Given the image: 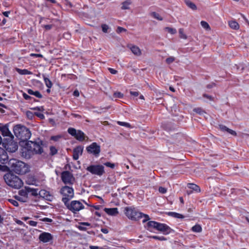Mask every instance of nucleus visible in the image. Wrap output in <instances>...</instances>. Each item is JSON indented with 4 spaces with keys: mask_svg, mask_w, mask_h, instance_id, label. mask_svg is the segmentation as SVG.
<instances>
[{
    "mask_svg": "<svg viewBox=\"0 0 249 249\" xmlns=\"http://www.w3.org/2000/svg\"><path fill=\"white\" fill-rule=\"evenodd\" d=\"M10 171L19 175H24L29 172L28 165L24 162L16 159H10L8 162Z\"/></svg>",
    "mask_w": 249,
    "mask_h": 249,
    "instance_id": "obj_1",
    "label": "nucleus"
},
{
    "mask_svg": "<svg viewBox=\"0 0 249 249\" xmlns=\"http://www.w3.org/2000/svg\"><path fill=\"white\" fill-rule=\"evenodd\" d=\"M25 145L27 152L29 153L28 155L26 153V158H30V154H41L43 152V142L39 139L36 141H28Z\"/></svg>",
    "mask_w": 249,
    "mask_h": 249,
    "instance_id": "obj_2",
    "label": "nucleus"
},
{
    "mask_svg": "<svg viewBox=\"0 0 249 249\" xmlns=\"http://www.w3.org/2000/svg\"><path fill=\"white\" fill-rule=\"evenodd\" d=\"M145 228L149 231H152L151 229H154L160 231L164 235H167L170 233L174 232V230L164 223L158 222L155 221H148Z\"/></svg>",
    "mask_w": 249,
    "mask_h": 249,
    "instance_id": "obj_3",
    "label": "nucleus"
},
{
    "mask_svg": "<svg viewBox=\"0 0 249 249\" xmlns=\"http://www.w3.org/2000/svg\"><path fill=\"white\" fill-rule=\"evenodd\" d=\"M13 132L15 136L22 142L28 141L31 136L30 130L20 124H18L14 126Z\"/></svg>",
    "mask_w": 249,
    "mask_h": 249,
    "instance_id": "obj_4",
    "label": "nucleus"
},
{
    "mask_svg": "<svg viewBox=\"0 0 249 249\" xmlns=\"http://www.w3.org/2000/svg\"><path fill=\"white\" fill-rule=\"evenodd\" d=\"M3 178L8 186L15 189H19L23 184L22 180L18 177L11 172L6 173Z\"/></svg>",
    "mask_w": 249,
    "mask_h": 249,
    "instance_id": "obj_5",
    "label": "nucleus"
},
{
    "mask_svg": "<svg viewBox=\"0 0 249 249\" xmlns=\"http://www.w3.org/2000/svg\"><path fill=\"white\" fill-rule=\"evenodd\" d=\"M2 145L5 150L9 153L15 152L18 147V142L14 140V136L4 138Z\"/></svg>",
    "mask_w": 249,
    "mask_h": 249,
    "instance_id": "obj_6",
    "label": "nucleus"
},
{
    "mask_svg": "<svg viewBox=\"0 0 249 249\" xmlns=\"http://www.w3.org/2000/svg\"><path fill=\"white\" fill-rule=\"evenodd\" d=\"M60 193L63 196L62 198V201L64 204H66L67 202H69L74 197L73 189L67 185L61 188Z\"/></svg>",
    "mask_w": 249,
    "mask_h": 249,
    "instance_id": "obj_7",
    "label": "nucleus"
},
{
    "mask_svg": "<svg viewBox=\"0 0 249 249\" xmlns=\"http://www.w3.org/2000/svg\"><path fill=\"white\" fill-rule=\"evenodd\" d=\"M124 213L129 219L134 221L139 220L140 217L142 214V212L132 206L125 207Z\"/></svg>",
    "mask_w": 249,
    "mask_h": 249,
    "instance_id": "obj_8",
    "label": "nucleus"
},
{
    "mask_svg": "<svg viewBox=\"0 0 249 249\" xmlns=\"http://www.w3.org/2000/svg\"><path fill=\"white\" fill-rule=\"evenodd\" d=\"M86 170L91 174L102 176L105 173L104 166L101 164L91 165L87 167Z\"/></svg>",
    "mask_w": 249,
    "mask_h": 249,
    "instance_id": "obj_9",
    "label": "nucleus"
},
{
    "mask_svg": "<svg viewBox=\"0 0 249 249\" xmlns=\"http://www.w3.org/2000/svg\"><path fill=\"white\" fill-rule=\"evenodd\" d=\"M68 132L80 142H83L85 140L86 138H88L83 131L80 130H76L72 127L69 128L68 129Z\"/></svg>",
    "mask_w": 249,
    "mask_h": 249,
    "instance_id": "obj_10",
    "label": "nucleus"
},
{
    "mask_svg": "<svg viewBox=\"0 0 249 249\" xmlns=\"http://www.w3.org/2000/svg\"><path fill=\"white\" fill-rule=\"evenodd\" d=\"M65 205L67 209L74 213L84 208V205L78 200H73L70 203L68 202Z\"/></svg>",
    "mask_w": 249,
    "mask_h": 249,
    "instance_id": "obj_11",
    "label": "nucleus"
},
{
    "mask_svg": "<svg viewBox=\"0 0 249 249\" xmlns=\"http://www.w3.org/2000/svg\"><path fill=\"white\" fill-rule=\"evenodd\" d=\"M86 150L88 153L98 157L101 152V147L96 142H94L86 147Z\"/></svg>",
    "mask_w": 249,
    "mask_h": 249,
    "instance_id": "obj_12",
    "label": "nucleus"
},
{
    "mask_svg": "<svg viewBox=\"0 0 249 249\" xmlns=\"http://www.w3.org/2000/svg\"><path fill=\"white\" fill-rule=\"evenodd\" d=\"M40 242L43 243H52L53 240V235L49 232H42L38 236Z\"/></svg>",
    "mask_w": 249,
    "mask_h": 249,
    "instance_id": "obj_13",
    "label": "nucleus"
},
{
    "mask_svg": "<svg viewBox=\"0 0 249 249\" xmlns=\"http://www.w3.org/2000/svg\"><path fill=\"white\" fill-rule=\"evenodd\" d=\"M61 179L65 184H72L71 179L73 178L72 175L68 171H65L61 173Z\"/></svg>",
    "mask_w": 249,
    "mask_h": 249,
    "instance_id": "obj_14",
    "label": "nucleus"
},
{
    "mask_svg": "<svg viewBox=\"0 0 249 249\" xmlns=\"http://www.w3.org/2000/svg\"><path fill=\"white\" fill-rule=\"evenodd\" d=\"M0 131L4 138H10L14 136L9 130L8 124L0 126Z\"/></svg>",
    "mask_w": 249,
    "mask_h": 249,
    "instance_id": "obj_15",
    "label": "nucleus"
},
{
    "mask_svg": "<svg viewBox=\"0 0 249 249\" xmlns=\"http://www.w3.org/2000/svg\"><path fill=\"white\" fill-rule=\"evenodd\" d=\"M84 149V147L81 145L76 146L73 150L72 158L74 160H77L79 155H82Z\"/></svg>",
    "mask_w": 249,
    "mask_h": 249,
    "instance_id": "obj_16",
    "label": "nucleus"
},
{
    "mask_svg": "<svg viewBox=\"0 0 249 249\" xmlns=\"http://www.w3.org/2000/svg\"><path fill=\"white\" fill-rule=\"evenodd\" d=\"M38 195L49 201H52L53 198V196L50 194L49 192L44 190L40 191Z\"/></svg>",
    "mask_w": 249,
    "mask_h": 249,
    "instance_id": "obj_17",
    "label": "nucleus"
},
{
    "mask_svg": "<svg viewBox=\"0 0 249 249\" xmlns=\"http://www.w3.org/2000/svg\"><path fill=\"white\" fill-rule=\"evenodd\" d=\"M218 128L223 132H227V133L231 134L232 136H236L237 133L236 132L229 128H228L226 126L223 125V124H219L218 125Z\"/></svg>",
    "mask_w": 249,
    "mask_h": 249,
    "instance_id": "obj_18",
    "label": "nucleus"
},
{
    "mask_svg": "<svg viewBox=\"0 0 249 249\" xmlns=\"http://www.w3.org/2000/svg\"><path fill=\"white\" fill-rule=\"evenodd\" d=\"M105 212L108 214L110 215H115L118 213L117 208H107L104 209Z\"/></svg>",
    "mask_w": 249,
    "mask_h": 249,
    "instance_id": "obj_19",
    "label": "nucleus"
},
{
    "mask_svg": "<svg viewBox=\"0 0 249 249\" xmlns=\"http://www.w3.org/2000/svg\"><path fill=\"white\" fill-rule=\"evenodd\" d=\"M24 188L27 190V193H31L33 196H36L38 195V189L32 188L28 186H25Z\"/></svg>",
    "mask_w": 249,
    "mask_h": 249,
    "instance_id": "obj_20",
    "label": "nucleus"
},
{
    "mask_svg": "<svg viewBox=\"0 0 249 249\" xmlns=\"http://www.w3.org/2000/svg\"><path fill=\"white\" fill-rule=\"evenodd\" d=\"M167 214L170 216H172L176 218L182 219L185 217V216L183 215L176 212H169L167 213Z\"/></svg>",
    "mask_w": 249,
    "mask_h": 249,
    "instance_id": "obj_21",
    "label": "nucleus"
},
{
    "mask_svg": "<svg viewBox=\"0 0 249 249\" xmlns=\"http://www.w3.org/2000/svg\"><path fill=\"white\" fill-rule=\"evenodd\" d=\"M27 91L28 93L29 94H30V95H34V96H35L37 98H42V94L38 91H34L31 89H28L27 90Z\"/></svg>",
    "mask_w": 249,
    "mask_h": 249,
    "instance_id": "obj_22",
    "label": "nucleus"
},
{
    "mask_svg": "<svg viewBox=\"0 0 249 249\" xmlns=\"http://www.w3.org/2000/svg\"><path fill=\"white\" fill-rule=\"evenodd\" d=\"M187 186L189 188L196 191V192H200V187L196 184L194 183H188Z\"/></svg>",
    "mask_w": 249,
    "mask_h": 249,
    "instance_id": "obj_23",
    "label": "nucleus"
},
{
    "mask_svg": "<svg viewBox=\"0 0 249 249\" xmlns=\"http://www.w3.org/2000/svg\"><path fill=\"white\" fill-rule=\"evenodd\" d=\"M233 69L237 71L242 72L245 69V66L242 63H240L238 65L235 64L234 66H233Z\"/></svg>",
    "mask_w": 249,
    "mask_h": 249,
    "instance_id": "obj_24",
    "label": "nucleus"
},
{
    "mask_svg": "<svg viewBox=\"0 0 249 249\" xmlns=\"http://www.w3.org/2000/svg\"><path fill=\"white\" fill-rule=\"evenodd\" d=\"M8 156L7 155V152L5 151V153H3L0 156V161L1 163L4 164L5 163L8 162Z\"/></svg>",
    "mask_w": 249,
    "mask_h": 249,
    "instance_id": "obj_25",
    "label": "nucleus"
},
{
    "mask_svg": "<svg viewBox=\"0 0 249 249\" xmlns=\"http://www.w3.org/2000/svg\"><path fill=\"white\" fill-rule=\"evenodd\" d=\"M132 52L136 55L139 56L141 54V51L140 48L136 46H133L130 48Z\"/></svg>",
    "mask_w": 249,
    "mask_h": 249,
    "instance_id": "obj_26",
    "label": "nucleus"
},
{
    "mask_svg": "<svg viewBox=\"0 0 249 249\" xmlns=\"http://www.w3.org/2000/svg\"><path fill=\"white\" fill-rule=\"evenodd\" d=\"M131 4V1L130 0H126L124 1L123 2L122 4V6L121 7V9L122 10H126L129 9V5Z\"/></svg>",
    "mask_w": 249,
    "mask_h": 249,
    "instance_id": "obj_27",
    "label": "nucleus"
},
{
    "mask_svg": "<svg viewBox=\"0 0 249 249\" xmlns=\"http://www.w3.org/2000/svg\"><path fill=\"white\" fill-rule=\"evenodd\" d=\"M42 76L46 87L49 89L51 88L53 86L51 81L48 77H46L45 74H43Z\"/></svg>",
    "mask_w": 249,
    "mask_h": 249,
    "instance_id": "obj_28",
    "label": "nucleus"
},
{
    "mask_svg": "<svg viewBox=\"0 0 249 249\" xmlns=\"http://www.w3.org/2000/svg\"><path fill=\"white\" fill-rule=\"evenodd\" d=\"M17 71L20 74L22 75H28L31 74L32 73L31 71H28L27 69H20L18 68L16 69Z\"/></svg>",
    "mask_w": 249,
    "mask_h": 249,
    "instance_id": "obj_29",
    "label": "nucleus"
},
{
    "mask_svg": "<svg viewBox=\"0 0 249 249\" xmlns=\"http://www.w3.org/2000/svg\"><path fill=\"white\" fill-rule=\"evenodd\" d=\"M230 27L234 30H237L239 28V24L235 21H231L229 22Z\"/></svg>",
    "mask_w": 249,
    "mask_h": 249,
    "instance_id": "obj_30",
    "label": "nucleus"
},
{
    "mask_svg": "<svg viewBox=\"0 0 249 249\" xmlns=\"http://www.w3.org/2000/svg\"><path fill=\"white\" fill-rule=\"evenodd\" d=\"M191 230L195 232H200L202 229L200 225L196 224L192 228Z\"/></svg>",
    "mask_w": 249,
    "mask_h": 249,
    "instance_id": "obj_31",
    "label": "nucleus"
},
{
    "mask_svg": "<svg viewBox=\"0 0 249 249\" xmlns=\"http://www.w3.org/2000/svg\"><path fill=\"white\" fill-rule=\"evenodd\" d=\"M186 4L191 9L193 10H195L197 9L195 3L191 2L189 0H186L185 1Z\"/></svg>",
    "mask_w": 249,
    "mask_h": 249,
    "instance_id": "obj_32",
    "label": "nucleus"
},
{
    "mask_svg": "<svg viewBox=\"0 0 249 249\" xmlns=\"http://www.w3.org/2000/svg\"><path fill=\"white\" fill-rule=\"evenodd\" d=\"M149 238H152L156 240H158L160 241H166L167 240V238L165 237L162 236H158L157 235H150L148 236Z\"/></svg>",
    "mask_w": 249,
    "mask_h": 249,
    "instance_id": "obj_33",
    "label": "nucleus"
},
{
    "mask_svg": "<svg viewBox=\"0 0 249 249\" xmlns=\"http://www.w3.org/2000/svg\"><path fill=\"white\" fill-rule=\"evenodd\" d=\"M50 155L52 156L55 155L58 152V150L54 146L50 147Z\"/></svg>",
    "mask_w": 249,
    "mask_h": 249,
    "instance_id": "obj_34",
    "label": "nucleus"
},
{
    "mask_svg": "<svg viewBox=\"0 0 249 249\" xmlns=\"http://www.w3.org/2000/svg\"><path fill=\"white\" fill-rule=\"evenodd\" d=\"M151 15L154 18H155L161 21L163 20L162 18L161 17V16L159 15V14H158V13H157L156 12H152L151 14Z\"/></svg>",
    "mask_w": 249,
    "mask_h": 249,
    "instance_id": "obj_35",
    "label": "nucleus"
},
{
    "mask_svg": "<svg viewBox=\"0 0 249 249\" xmlns=\"http://www.w3.org/2000/svg\"><path fill=\"white\" fill-rule=\"evenodd\" d=\"M36 182V180L34 177L28 178L26 181V183L29 185H34Z\"/></svg>",
    "mask_w": 249,
    "mask_h": 249,
    "instance_id": "obj_36",
    "label": "nucleus"
},
{
    "mask_svg": "<svg viewBox=\"0 0 249 249\" xmlns=\"http://www.w3.org/2000/svg\"><path fill=\"white\" fill-rule=\"evenodd\" d=\"M142 214L140 217V219L141 218H142V217H144V219L142 220V223H145L146 222L149 221L150 219V218L148 214H144V213H142Z\"/></svg>",
    "mask_w": 249,
    "mask_h": 249,
    "instance_id": "obj_37",
    "label": "nucleus"
},
{
    "mask_svg": "<svg viewBox=\"0 0 249 249\" xmlns=\"http://www.w3.org/2000/svg\"><path fill=\"white\" fill-rule=\"evenodd\" d=\"M18 194L21 196H23L25 198L28 197V193L27 190L24 188V190L22 189L18 191Z\"/></svg>",
    "mask_w": 249,
    "mask_h": 249,
    "instance_id": "obj_38",
    "label": "nucleus"
},
{
    "mask_svg": "<svg viewBox=\"0 0 249 249\" xmlns=\"http://www.w3.org/2000/svg\"><path fill=\"white\" fill-rule=\"evenodd\" d=\"M165 30L171 34L174 35L177 33L176 29L171 27H166Z\"/></svg>",
    "mask_w": 249,
    "mask_h": 249,
    "instance_id": "obj_39",
    "label": "nucleus"
},
{
    "mask_svg": "<svg viewBox=\"0 0 249 249\" xmlns=\"http://www.w3.org/2000/svg\"><path fill=\"white\" fill-rule=\"evenodd\" d=\"M26 115L27 117L29 119L32 120L34 117L35 113H34L33 112H32L31 111H27L26 112Z\"/></svg>",
    "mask_w": 249,
    "mask_h": 249,
    "instance_id": "obj_40",
    "label": "nucleus"
},
{
    "mask_svg": "<svg viewBox=\"0 0 249 249\" xmlns=\"http://www.w3.org/2000/svg\"><path fill=\"white\" fill-rule=\"evenodd\" d=\"M178 33H179V36L180 38H184V39L187 38V36L184 34V30L182 28H180L179 29Z\"/></svg>",
    "mask_w": 249,
    "mask_h": 249,
    "instance_id": "obj_41",
    "label": "nucleus"
},
{
    "mask_svg": "<svg viewBox=\"0 0 249 249\" xmlns=\"http://www.w3.org/2000/svg\"><path fill=\"white\" fill-rule=\"evenodd\" d=\"M117 124L120 125L125 126L128 128L131 127V125L130 124L126 122L118 121L117 122Z\"/></svg>",
    "mask_w": 249,
    "mask_h": 249,
    "instance_id": "obj_42",
    "label": "nucleus"
},
{
    "mask_svg": "<svg viewBox=\"0 0 249 249\" xmlns=\"http://www.w3.org/2000/svg\"><path fill=\"white\" fill-rule=\"evenodd\" d=\"M104 165L107 167H109L111 169H114L115 167V165L113 163H111L110 162H106L104 163Z\"/></svg>",
    "mask_w": 249,
    "mask_h": 249,
    "instance_id": "obj_43",
    "label": "nucleus"
},
{
    "mask_svg": "<svg viewBox=\"0 0 249 249\" xmlns=\"http://www.w3.org/2000/svg\"><path fill=\"white\" fill-rule=\"evenodd\" d=\"M201 25L204 28H205L206 29H210V27L209 24L205 21H201Z\"/></svg>",
    "mask_w": 249,
    "mask_h": 249,
    "instance_id": "obj_44",
    "label": "nucleus"
},
{
    "mask_svg": "<svg viewBox=\"0 0 249 249\" xmlns=\"http://www.w3.org/2000/svg\"><path fill=\"white\" fill-rule=\"evenodd\" d=\"M124 94L121 92H115L113 94L114 98H122L123 97Z\"/></svg>",
    "mask_w": 249,
    "mask_h": 249,
    "instance_id": "obj_45",
    "label": "nucleus"
},
{
    "mask_svg": "<svg viewBox=\"0 0 249 249\" xmlns=\"http://www.w3.org/2000/svg\"><path fill=\"white\" fill-rule=\"evenodd\" d=\"M22 96H23V98L26 100L33 99L34 101H36V99L35 98L28 95V94H27L26 93H25L24 92L23 93Z\"/></svg>",
    "mask_w": 249,
    "mask_h": 249,
    "instance_id": "obj_46",
    "label": "nucleus"
},
{
    "mask_svg": "<svg viewBox=\"0 0 249 249\" xmlns=\"http://www.w3.org/2000/svg\"><path fill=\"white\" fill-rule=\"evenodd\" d=\"M0 170L3 171H10L9 166L2 165H0Z\"/></svg>",
    "mask_w": 249,
    "mask_h": 249,
    "instance_id": "obj_47",
    "label": "nucleus"
},
{
    "mask_svg": "<svg viewBox=\"0 0 249 249\" xmlns=\"http://www.w3.org/2000/svg\"><path fill=\"white\" fill-rule=\"evenodd\" d=\"M102 31L104 33H107L109 29L108 26L107 24H103L101 25Z\"/></svg>",
    "mask_w": 249,
    "mask_h": 249,
    "instance_id": "obj_48",
    "label": "nucleus"
},
{
    "mask_svg": "<svg viewBox=\"0 0 249 249\" xmlns=\"http://www.w3.org/2000/svg\"><path fill=\"white\" fill-rule=\"evenodd\" d=\"M61 138V135L52 136H51V137L50 138V140H52V141H55V142H57Z\"/></svg>",
    "mask_w": 249,
    "mask_h": 249,
    "instance_id": "obj_49",
    "label": "nucleus"
},
{
    "mask_svg": "<svg viewBox=\"0 0 249 249\" xmlns=\"http://www.w3.org/2000/svg\"><path fill=\"white\" fill-rule=\"evenodd\" d=\"M175 57H172V56L166 58V62L168 64H170L172 63V62H173L175 61Z\"/></svg>",
    "mask_w": 249,
    "mask_h": 249,
    "instance_id": "obj_50",
    "label": "nucleus"
},
{
    "mask_svg": "<svg viewBox=\"0 0 249 249\" xmlns=\"http://www.w3.org/2000/svg\"><path fill=\"white\" fill-rule=\"evenodd\" d=\"M21 196H15L14 198L16 200H18L20 202H25L26 201L25 199H24L23 197H21Z\"/></svg>",
    "mask_w": 249,
    "mask_h": 249,
    "instance_id": "obj_51",
    "label": "nucleus"
},
{
    "mask_svg": "<svg viewBox=\"0 0 249 249\" xmlns=\"http://www.w3.org/2000/svg\"><path fill=\"white\" fill-rule=\"evenodd\" d=\"M8 201L13 204L14 206L18 207V203L16 200V199L14 200L13 199H9Z\"/></svg>",
    "mask_w": 249,
    "mask_h": 249,
    "instance_id": "obj_52",
    "label": "nucleus"
},
{
    "mask_svg": "<svg viewBox=\"0 0 249 249\" xmlns=\"http://www.w3.org/2000/svg\"><path fill=\"white\" fill-rule=\"evenodd\" d=\"M64 3L69 8H72L73 7L72 4L69 0H64Z\"/></svg>",
    "mask_w": 249,
    "mask_h": 249,
    "instance_id": "obj_53",
    "label": "nucleus"
},
{
    "mask_svg": "<svg viewBox=\"0 0 249 249\" xmlns=\"http://www.w3.org/2000/svg\"><path fill=\"white\" fill-rule=\"evenodd\" d=\"M35 115L39 117L41 119H44L45 118L44 114L39 112H35Z\"/></svg>",
    "mask_w": 249,
    "mask_h": 249,
    "instance_id": "obj_54",
    "label": "nucleus"
},
{
    "mask_svg": "<svg viewBox=\"0 0 249 249\" xmlns=\"http://www.w3.org/2000/svg\"><path fill=\"white\" fill-rule=\"evenodd\" d=\"M159 191L161 194H165L167 192V189L163 187H159Z\"/></svg>",
    "mask_w": 249,
    "mask_h": 249,
    "instance_id": "obj_55",
    "label": "nucleus"
},
{
    "mask_svg": "<svg viewBox=\"0 0 249 249\" xmlns=\"http://www.w3.org/2000/svg\"><path fill=\"white\" fill-rule=\"evenodd\" d=\"M71 35L68 32L65 33L63 34V37L65 39H69L71 38Z\"/></svg>",
    "mask_w": 249,
    "mask_h": 249,
    "instance_id": "obj_56",
    "label": "nucleus"
},
{
    "mask_svg": "<svg viewBox=\"0 0 249 249\" xmlns=\"http://www.w3.org/2000/svg\"><path fill=\"white\" fill-rule=\"evenodd\" d=\"M126 30L122 27H118L117 29V32L118 33H121L123 32H124V31H126Z\"/></svg>",
    "mask_w": 249,
    "mask_h": 249,
    "instance_id": "obj_57",
    "label": "nucleus"
},
{
    "mask_svg": "<svg viewBox=\"0 0 249 249\" xmlns=\"http://www.w3.org/2000/svg\"><path fill=\"white\" fill-rule=\"evenodd\" d=\"M194 111L199 114H201L203 112L202 109L200 107L194 108Z\"/></svg>",
    "mask_w": 249,
    "mask_h": 249,
    "instance_id": "obj_58",
    "label": "nucleus"
},
{
    "mask_svg": "<svg viewBox=\"0 0 249 249\" xmlns=\"http://www.w3.org/2000/svg\"><path fill=\"white\" fill-rule=\"evenodd\" d=\"M42 221L45 222H49L51 223L53 221V220L51 218H48V217H45L41 219H40Z\"/></svg>",
    "mask_w": 249,
    "mask_h": 249,
    "instance_id": "obj_59",
    "label": "nucleus"
},
{
    "mask_svg": "<svg viewBox=\"0 0 249 249\" xmlns=\"http://www.w3.org/2000/svg\"><path fill=\"white\" fill-rule=\"evenodd\" d=\"M203 97L208 99L210 101H213V98L212 96L209 95L206 93L203 94Z\"/></svg>",
    "mask_w": 249,
    "mask_h": 249,
    "instance_id": "obj_60",
    "label": "nucleus"
},
{
    "mask_svg": "<svg viewBox=\"0 0 249 249\" xmlns=\"http://www.w3.org/2000/svg\"><path fill=\"white\" fill-rule=\"evenodd\" d=\"M108 70L109 71L111 74H116L118 72L117 71H116V70H115L114 69L111 68H108Z\"/></svg>",
    "mask_w": 249,
    "mask_h": 249,
    "instance_id": "obj_61",
    "label": "nucleus"
},
{
    "mask_svg": "<svg viewBox=\"0 0 249 249\" xmlns=\"http://www.w3.org/2000/svg\"><path fill=\"white\" fill-rule=\"evenodd\" d=\"M83 226V225L80 224V225L78 226L77 227L80 231H86L87 229V228Z\"/></svg>",
    "mask_w": 249,
    "mask_h": 249,
    "instance_id": "obj_62",
    "label": "nucleus"
},
{
    "mask_svg": "<svg viewBox=\"0 0 249 249\" xmlns=\"http://www.w3.org/2000/svg\"><path fill=\"white\" fill-rule=\"evenodd\" d=\"M216 86V84L214 83H211L209 84H208L206 86V87L207 89H210L213 88V87H215Z\"/></svg>",
    "mask_w": 249,
    "mask_h": 249,
    "instance_id": "obj_63",
    "label": "nucleus"
},
{
    "mask_svg": "<svg viewBox=\"0 0 249 249\" xmlns=\"http://www.w3.org/2000/svg\"><path fill=\"white\" fill-rule=\"evenodd\" d=\"M28 224L31 226H36L37 225V222L36 221H32V220H31V221H29L28 222Z\"/></svg>",
    "mask_w": 249,
    "mask_h": 249,
    "instance_id": "obj_64",
    "label": "nucleus"
}]
</instances>
